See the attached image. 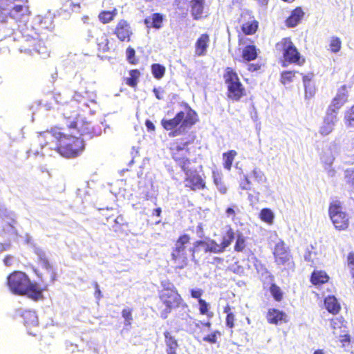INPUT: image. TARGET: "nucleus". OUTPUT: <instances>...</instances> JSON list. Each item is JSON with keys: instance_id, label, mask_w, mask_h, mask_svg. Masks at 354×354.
<instances>
[{"instance_id": "nucleus-51", "label": "nucleus", "mask_w": 354, "mask_h": 354, "mask_svg": "<svg viewBox=\"0 0 354 354\" xmlns=\"http://www.w3.org/2000/svg\"><path fill=\"white\" fill-rule=\"evenodd\" d=\"M343 323L344 320L342 319V318H334L330 319L331 326L334 330L333 333L335 335L337 333L336 331L337 328H340L343 325Z\"/></svg>"}, {"instance_id": "nucleus-57", "label": "nucleus", "mask_w": 354, "mask_h": 354, "mask_svg": "<svg viewBox=\"0 0 354 354\" xmlns=\"http://www.w3.org/2000/svg\"><path fill=\"white\" fill-rule=\"evenodd\" d=\"M261 68V64H259V63H256V64L252 63V64H248L247 69L250 72H256V71L260 70Z\"/></svg>"}, {"instance_id": "nucleus-54", "label": "nucleus", "mask_w": 354, "mask_h": 354, "mask_svg": "<svg viewBox=\"0 0 354 354\" xmlns=\"http://www.w3.org/2000/svg\"><path fill=\"white\" fill-rule=\"evenodd\" d=\"M153 92L156 96V97L159 100H164L165 97H164V93H165V91L163 88H153Z\"/></svg>"}, {"instance_id": "nucleus-3", "label": "nucleus", "mask_w": 354, "mask_h": 354, "mask_svg": "<svg viewBox=\"0 0 354 354\" xmlns=\"http://www.w3.org/2000/svg\"><path fill=\"white\" fill-rule=\"evenodd\" d=\"M6 284L15 295L27 296L28 298L38 301L44 298L43 292L46 288H41L37 282L32 281L26 273L22 271H14L7 277Z\"/></svg>"}, {"instance_id": "nucleus-9", "label": "nucleus", "mask_w": 354, "mask_h": 354, "mask_svg": "<svg viewBox=\"0 0 354 354\" xmlns=\"http://www.w3.org/2000/svg\"><path fill=\"white\" fill-rule=\"evenodd\" d=\"M223 79L227 86V97L233 102H239L246 96V90L237 73L230 67H227L223 73Z\"/></svg>"}, {"instance_id": "nucleus-2", "label": "nucleus", "mask_w": 354, "mask_h": 354, "mask_svg": "<svg viewBox=\"0 0 354 354\" xmlns=\"http://www.w3.org/2000/svg\"><path fill=\"white\" fill-rule=\"evenodd\" d=\"M162 288L158 290L156 308L159 316L166 319L171 313L178 308H188L178 289L169 281H162Z\"/></svg>"}, {"instance_id": "nucleus-5", "label": "nucleus", "mask_w": 354, "mask_h": 354, "mask_svg": "<svg viewBox=\"0 0 354 354\" xmlns=\"http://www.w3.org/2000/svg\"><path fill=\"white\" fill-rule=\"evenodd\" d=\"M198 121V118L196 111L188 108L186 111L178 112L173 118H162L160 124L165 131H169V136L174 138L192 128Z\"/></svg>"}, {"instance_id": "nucleus-46", "label": "nucleus", "mask_w": 354, "mask_h": 354, "mask_svg": "<svg viewBox=\"0 0 354 354\" xmlns=\"http://www.w3.org/2000/svg\"><path fill=\"white\" fill-rule=\"evenodd\" d=\"M346 124L350 127H354V105L345 113Z\"/></svg>"}, {"instance_id": "nucleus-22", "label": "nucleus", "mask_w": 354, "mask_h": 354, "mask_svg": "<svg viewBox=\"0 0 354 354\" xmlns=\"http://www.w3.org/2000/svg\"><path fill=\"white\" fill-rule=\"evenodd\" d=\"M165 20V16L163 14L156 12L147 17L144 19V24L148 29L154 28L160 29L163 26V22Z\"/></svg>"}, {"instance_id": "nucleus-60", "label": "nucleus", "mask_w": 354, "mask_h": 354, "mask_svg": "<svg viewBox=\"0 0 354 354\" xmlns=\"http://www.w3.org/2000/svg\"><path fill=\"white\" fill-rule=\"evenodd\" d=\"M225 213L227 216H232V219H234L236 216L235 210L232 207H227L225 210Z\"/></svg>"}, {"instance_id": "nucleus-34", "label": "nucleus", "mask_w": 354, "mask_h": 354, "mask_svg": "<svg viewBox=\"0 0 354 354\" xmlns=\"http://www.w3.org/2000/svg\"><path fill=\"white\" fill-rule=\"evenodd\" d=\"M335 118L336 117L335 115H334L331 116L330 118H329V117L327 116L324 119V124L319 129V133L322 135L326 136L333 131L335 125Z\"/></svg>"}, {"instance_id": "nucleus-24", "label": "nucleus", "mask_w": 354, "mask_h": 354, "mask_svg": "<svg viewBox=\"0 0 354 354\" xmlns=\"http://www.w3.org/2000/svg\"><path fill=\"white\" fill-rule=\"evenodd\" d=\"M313 73H310L302 75V80L304 86V96L306 99H310L316 94V87L313 82Z\"/></svg>"}, {"instance_id": "nucleus-29", "label": "nucleus", "mask_w": 354, "mask_h": 354, "mask_svg": "<svg viewBox=\"0 0 354 354\" xmlns=\"http://www.w3.org/2000/svg\"><path fill=\"white\" fill-rule=\"evenodd\" d=\"M259 50L254 45H247L243 49L242 58L246 62H251L256 59L258 57Z\"/></svg>"}, {"instance_id": "nucleus-56", "label": "nucleus", "mask_w": 354, "mask_h": 354, "mask_svg": "<svg viewBox=\"0 0 354 354\" xmlns=\"http://www.w3.org/2000/svg\"><path fill=\"white\" fill-rule=\"evenodd\" d=\"M339 340L342 344V345L344 346L350 344L351 336L348 333L339 335Z\"/></svg>"}, {"instance_id": "nucleus-62", "label": "nucleus", "mask_w": 354, "mask_h": 354, "mask_svg": "<svg viewBox=\"0 0 354 354\" xmlns=\"http://www.w3.org/2000/svg\"><path fill=\"white\" fill-rule=\"evenodd\" d=\"M304 259L306 261L313 263V259H311V252L310 251H308L304 254Z\"/></svg>"}, {"instance_id": "nucleus-49", "label": "nucleus", "mask_w": 354, "mask_h": 354, "mask_svg": "<svg viewBox=\"0 0 354 354\" xmlns=\"http://www.w3.org/2000/svg\"><path fill=\"white\" fill-rule=\"evenodd\" d=\"M346 178L350 188L349 191L354 193V169L346 172Z\"/></svg>"}, {"instance_id": "nucleus-12", "label": "nucleus", "mask_w": 354, "mask_h": 354, "mask_svg": "<svg viewBox=\"0 0 354 354\" xmlns=\"http://www.w3.org/2000/svg\"><path fill=\"white\" fill-rule=\"evenodd\" d=\"M273 255L274 262L277 265L288 267L294 266V261L290 254L289 248L286 246L283 241H280L276 243L274 248Z\"/></svg>"}, {"instance_id": "nucleus-13", "label": "nucleus", "mask_w": 354, "mask_h": 354, "mask_svg": "<svg viewBox=\"0 0 354 354\" xmlns=\"http://www.w3.org/2000/svg\"><path fill=\"white\" fill-rule=\"evenodd\" d=\"M238 22L241 25V30L244 35H254L259 29V23L250 11L243 12Z\"/></svg>"}, {"instance_id": "nucleus-39", "label": "nucleus", "mask_w": 354, "mask_h": 354, "mask_svg": "<svg viewBox=\"0 0 354 354\" xmlns=\"http://www.w3.org/2000/svg\"><path fill=\"white\" fill-rule=\"evenodd\" d=\"M259 218L264 223L272 225L274 222V215L269 208H263L259 213Z\"/></svg>"}, {"instance_id": "nucleus-59", "label": "nucleus", "mask_w": 354, "mask_h": 354, "mask_svg": "<svg viewBox=\"0 0 354 354\" xmlns=\"http://www.w3.org/2000/svg\"><path fill=\"white\" fill-rule=\"evenodd\" d=\"M145 125L148 131H154L155 126L153 123L150 120H147L145 121Z\"/></svg>"}, {"instance_id": "nucleus-42", "label": "nucleus", "mask_w": 354, "mask_h": 354, "mask_svg": "<svg viewBox=\"0 0 354 354\" xmlns=\"http://www.w3.org/2000/svg\"><path fill=\"white\" fill-rule=\"evenodd\" d=\"M342 48V40L337 36H333L330 37L329 43V50L333 53H338Z\"/></svg>"}, {"instance_id": "nucleus-4", "label": "nucleus", "mask_w": 354, "mask_h": 354, "mask_svg": "<svg viewBox=\"0 0 354 354\" xmlns=\"http://www.w3.org/2000/svg\"><path fill=\"white\" fill-rule=\"evenodd\" d=\"M31 15L28 0H0V18L3 21L11 19L17 24L26 25Z\"/></svg>"}, {"instance_id": "nucleus-53", "label": "nucleus", "mask_w": 354, "mask_h": 354, "mask_svg": "<svg viewBox=\"0 0 354 354\" xmlns=\"http://www.w3.org/2000/svg\"><path fill=\"white\" fill-rule=\"evenodd\" d=\"M347 263L351 270V272L354 271V252H351L348 254Z\"/></svg>"}, {"instance_id": "nucleus-41", "label": "nucleus", "mask_w": 354, "mask_h": 354, "mask_svg": "<svg viewBox=\"0 0 354 354\" xmlns=\"http://www.w3.org/2000/svg\"><path fill=\"white\" fill-rule=\"evenodd\" d=\"M151 71L155 79L160 80L165 74L166 68L160 64H153L151 66Z\"/></svg>"}, {"instance_id": "nucleus-16", "label": "nucleus", "mask_w": 354, "mask_h": 354, "mask_svg": "<svg viewBox=\"0 0 354 354\" xmlns=\"http://www.w3.org/2000/svg\"><path fill=\"white\" fill-rule=\"evenodd\" d=\"M113 33L120 41L129 42L133 35V30L129 22L122 19L117 23Z\"/></svg>"}, {"instance_id": "nucleus-35", "label": "nucleus", "mask_w": 354, "mask_h": 354, "mask_svg": "<svg viewBox=\"0 0 354 354\" xmlns=\"http://www.w3.org/2000/svg\"><path fill=\"white\" fill-rule=\"evenodd\" d=\"M237 152L235 150H230L223 153V167L227 170H230Z\"/></svg>"}, {"instance_id": "nucleus-18", "label": "nucleus", "mask_w": 354, "mask_h": 354, "mask_svg": "<svg viewBox=\"0 0 354 354\" xmlns=\"http://www.w3.org/2000/svg\"><path fill=\"white\" fill-rule=\"evenodd\" d=\"M210 43V37L207 33L201 34L194 44V56L203 57L207 55Z\"/></svg>"}, {"instance_id": "nucleus-8", "label": "nucleus", "mask_w": 354, "mask_h": 354, "mask_svg": "<svg viewBox=\"0 0 354 354\" xmlns=\"http://www.w3.org/2000/svg\"><path fill=\"white\" fill-rule=\"evenodd\" d=\"M275 50L282 55L283 66L290 64L302 66L305 63V58L301 56L290 37H283L276 43Z\"/></svg>"}, {"instance_id": "nucleus-36", "label": "nucleus", "mask_w": 354, "mask_h": 354, "mask_svg": "<svg viewBox=\"0 0 354 354\" xmlns=\"http://www.w3.org/2000/svg\"><path fill=\"white\" fill-rule=\"evenodd\" d=\"M269 291L273 299L277 302H280L283 299V292L281 288L275 283H272L269 288Z\"/></svg>"}, {"instance_id": "nucleus-63", "label": "nucleus", "mask_w": 354, "mask_h": 354, "mask_svg": "<svg viewBox=\"0 0 354 354\" xmlns=\"http://www.w3.org/2000/svg\"><path fill=\"white\" fill-rule=\"evenodd\" d=\"M197 231L201 232V234H203V224L200 223L197 225Z\"/></svg>"}, {"instance_id": "nucleus-10", "label": "nucleus", "mask_w": 354, "mask_h": 354, "mask_svg": "<svg viewBox=\"0 0 354 354\" xmlns=\"http://www.w3.org/2000/svg\"><path fill=\"white\" fill-rule=\"evenodd\" d=\"M328 215L335 228L338 231L346 230L349 227V216L343 211L342 203L335 201L330 203Z\"/></svg>"}, {"instance_id": "nucleus-23", "label": "nucleus", "mask_w": 354, "mask_h": 354, "mask_svg": "<svg viewBox=\"0 0 354 354\" xmlns=\"http://www.w3.org/2000/svg\"><path fill=\"white\" fill-rule=\"evenodd\" d=\"M171 260L177 269H183L189 263V257L187 251H171Z\"/></svg>"}, {"instance_id": "nucleus-61", "label": "nucleus", "mask_w": 354, "mask_h": 354, "mask_svg": "<svg viewBox=\"0 0 354 354\" xmlns=\"http://www.w3.org/2000/svg\"><path fill=\"white\" fill-rule=\"evenodd\" d=\"M114 221L115 224H118L120 225H123L125 224L124 218L122 215L117 216Z\"/></svg>"}, {"instance_id": "nucleus-58", "label": "nucleus", "mask_w": 354, "mask_h": 354, "mask_svg": "<svg viewBox=\"0 0 354 354\" xmlns=\"http://www.w3.org/2000/svg\"><path fill=\"white\" fill-rule=\"evenodd\" d=\"M3 263L6 266H10L13 263V257L11 255H7L3 259Z\"/></svg>"}, {"instance_id": "nucleus-44", "label": "nucleus", "mask_w": 354, "mask_h": 354, "mask_svg": "<svg viewBox=\"0 0 354 354\" xmlns=\"http://www.w3.org/2000/svg\"><path fill=\"white\" fill-rule=\"evenodd\" d=\"M126 57L130 64L136 65L138 63V59L136 57V51L131 46H129L126 49Z\"/></svg>"}, {"instance_id": "nucleus-32", "label": "nucleus", "mask_w": 354, "mask_h": 354, "mask_svg": "<svg viewBox=\"0 0 354 354\" xmlns=\"http://www.w3.org/2000/svg\"><path fill=\"white\" fill-rule=\"evenodd\" d=\"M213 183L217 187L219 192L222 194H225L227 191V188L223 181L222 174L221 172L217 171H212Z\"/></svg>"}, {"instance_id": "nucleus-25", "label": "nucleus", "mask_w": 354, "mask_h": 354, "mask_svg": "<svg viewBox=\"0 0 354 354\" xmlns=\"http://www.w3.org/2000/svg\"><path fill=\"white\" fill-rule=\"evenodd\" d=\"M164 341L166 346L167 354L170 352H176L179 348V344L176 337L169 330H165L163 333Z\"/></svg>"}, {"instance_id": "nucleus-20", "label": "nucleus", "mask_w": 354, "mask_h": 354, "mask_svg": "<svg viewBox=\"0 0 354 354\" xmlns=\"http://www.w3.org/2000/svg\"><path fill=\"white\" fill-rule=\"evenodd\" d=\"M190 13L194 20H200L207 15L205 12V0H191Z\"/></svg>"}, {"instance_id": "nucleus-31", "label": "nucleus", "mask_w": 354, "mask_h": 354, "mask_svg": "<svg viewBox=\"0 0 354 354\" xmlns=\"http://www.w3.org/2000/svg\"><path fill=\"white\" fill-rule=\"evenodd\" d=\"M23 322L26 326H35L38 323L36 313L32 310H26L21 313V315Z\"/></svg>"}, {"instance_id": "nucleus-37", "label": "nucleus", "mask_w": 354, "mask_h": 354, "mask_svg": "<svg viewBox=\"0 0 354 354\" xmlns=\"http://www.w3.org/2000/svg\"><path fill=\"white\" fill-rule=\"evenodd\" d=\"M297 71H284L280 74V82L282 84L286 85L292 83L296 77Z\"/></svg>"}, {"instance_id": "nucleus-38", "label": "nucleus", "mask_w": 354, "mask_h": 354, "mask_svg": "<svg viewBox=\"0 0 354 354\" xmlns=\"http://www.w3.org/2000/svg\"><path fill=\"white\" fill-rule=\"evenodd\" d=\"M246 248V239L241 232L236 234V241L234 250L236 252H242Z\"/></svg>"}, {"instance_id": "nucleus-55", "label": "nucleus", "mask_w": 354, "mask_h": 354, "mask_svg": "<svg viewBox=\"0 0 354 354\" xmlns=\"http://www.w3.org/2000/svg\"><path fill=\"white\" fill-rule=\"evenodd\" d=\"M35 253L37 256V263L42 261L43 259L46 260L48 259L46 253L41 249H36L35 250Z\"/></svg>"}, {"instance_id": "nucleus-43", "label": "nucleus", "mask_w": 354, "mask_h": 354, "mask_svg": "<svg viewBox=\"0 0 354 354\" xmlns=\"http://www.w3.org/2000/svg\"><path fill=\"white\" fill-rule=\"evenodd\" d=\"M97 45L98 50L102 53L108 52L110 49L109 41L106 35L97 39Z\"/></svg>"}, {"instance_id": "nucleus-6", "label": "nucleus", "mask_w": 354, "mask_h": 354, "mask_svg": "<svg viewBox=\"0 0 354 354\" xmlns=\"http://www.w3.org/2000/svg\"><path fill=\"white\" fill-rule=\"evenodd\" d=\"M235 238V233L232 227H229L223 234L221 243H217L214 239L196 241L189 249L192 259L196 261V254L201 251L200 248H204L205 253H222L229 247Z\"/></svg>"}, {"instance_id": "nucleus-26", "label": "nucleus", "mask_w": 354, "mask_h": 354, "mask_svg": "<svg viewBox=\"0 0 354 354\" xmlns=\"http://www.w3.org/2000/svg\"><path fill=\"white\" fill-rule=\"evenodd\" d=\"M326 309L332 315H337L341 310V306L336 297L333 295H329L325 297L324 300Z\"/></svg>"}, {"instance_id": "nucleus-11", "label": "nucleus", "mask_w": 354, "mask_h": 354, "mask_svg": "<svg viewBox=\"0 0 354 354\" xmlns=\"http://www.w3.org/2000/svg\"><path fill=\"white\" fill-rule=\"evenodd\" d=\"M185 175V187L189 190L196 192L206 188V182L203 175H201L196 169H192L190 166L181 169Z\"/></svg>"}, {"instance_id": "nucleus-40", "label": "nucleus", "mask_w": 354, "mask_h": 354, "mask_svg": "<svg viewBox=\"0 0 354 354\" xmlns=\"http://www.w3.org/2000/svg\"><path fill=\"white\" fill-rule=\"evenodd\" d=\"M223 312L226 313L225 324L226 326L230 329L234 327L235 315L232 312V308L230 305H226L223 308Z\"/></svg>"}, {"instance_id": "nucleus-14", "label": "nucleus", "mask_w": 354, "mask_h": 354, "mask_svg": "<svg viewBox=\"0 0 354 354\" xmlns=\"http://www.w3.org/2000/svg\"><path fill=\"white\" fill-rule=\"evenodd\" d=\"M348 87L344 84L337 89L336 95L332 99L327 109V115L337 113L348 101Z\"/></svg>"}, {"instance_id": "nucleus-17", "label": "nucleus", "mask_w": 354, "mask_h": 354, "mask_svg": "<svg viewBox=\"0 0 354 354\" xmlns=\"http://www.w3.org/2000/svg\"><path fill=\"white\" fill-rule=\"evenodd\" d=\"M266 318L268 323L273 325H279L288 321L287 314L275 308H270L268 310Z\"/></svg>"}, {"instance_id": "nucleus-47", "label": "nucleus", "mask_w": 354, "mask_h": 354, "mask_svg": "<svg viewBox=\"0 0 354 354\" xmlns=\"http://www.w3.org/2000/svg\"><path fill=\"white\" fill-rule=\"evenodd\" d=\"M221 333L218 330H215L207 335L205 336L203 338L204 342H208L209 344H216L217 342V337H220Z\"/></svg>"}, {"instance_id": "nucleus-52", "label": "nucleus", "mask_w": 354, "mask_h": 354, "mask_svg": "<svg viewBox=\"0 0 354 354\" xmlns=\"http://www.w3.org/2000/svg\"><path fill=\"white\" fill-rule=\"evenodd\" d=\"M203 294V290L201 288L192 289L190 290V295L192 298L197 299L198 301L201 299V296Z\"/></svg>"}, {"instance_id": "nucleus-28", "label": "nucleus", "mask_w": 354, "mask_h": 354, "mask_svg": "<svg viewBox=\"0 0 354 354\" xmlns=\"http://www.w3.org/2000/svg\"><path fill=\"white\" fill-rule=\"evenodd\" d=\"M329 277L322 270L313 271L310 276V282L315 286L322 285L328 281Z\"/></svg>"}, {"instance_id": "nucleus-33", "label": "nucleus", "mask_w": 354, "mask_h": 354, "mask_svg": "<svg viewBox=\"0 0 354 354\" xmlns=\"http://www.w3.org/2000/svg\"><path fill=\"white\" fill-rule=\"evenodd\" d=\"M118 15V10L116 8H113L112 10H102L98 15V19L103 24H106L111 22L116 15Z\"/></svg>"}, {"instance_id": "nucleus-1", "label": "nucleus", "mask_w": 354, "mask_h": 354, "mask_svg": "<svg viewBox=\"0 0 354 354\" xmlns=\"http://www.w3.org/2000/svg\"><path fill=\"white\" fill-rule=\"evenodd\" d=\"M68 127L70 133L62 132L60 143L50 149L65 158H73L84 151V142L82 136L91 133V127L88 122L79 118H75Z\"/></svg>"}, {"instance_id": "nucleus-27", "label": "nucleus", "mask_w": 354, "mask_h": 354, "mask_svg": "<svg viewBox=\"0 0 354 354\" xmlns=\"http://www.w3.org/2000/svg\"><path fill=\"white\" fill-rule=\"evenodd\" d=\"M191 236L188 234H180L174 241L171 251H187V245L190 243Z\"/></svg>"}, {"instance_id": "nucleus-48", "label": "nucleus", "mask_w": 354, "mask_h": 354, "mask_svg": "<svg viewBox=\"0 0 354 354\" xmlns=\"http://www.w3.org/2000/svg\"><path fill=\"white\" fill-rule=\"evenodd\" d=\"M122 316L125 320V324L130 326L133 321L132 309L124 308L122 310Z\"/></svg>"}, {"instance_id": "nucleus-7", "label": "nucleus", "mask_w": 354, "mask_h": 354, "mask_svg": "<svg viewBox=\"0 0 354 354\" xmlns=\"http://www.w3.org/2000/svg\"><path fill=\"white\" fill-rule=\"evenodd\" d=\"M195 138L196 136H194L187 140L184 138L176 139L170 143L169 150L171 157L181 169H185V167L191 165L189 145L194 142Z\"/></svg>"}, {"instance_id": "nucleus-50", "label": "nucleus", "mask_w": 354, "mask_h": 354, "mask_svg": "<svg viewBox=\"0 0 354 354\" xmlns=\"http://www.w3.org/2000/svg\"><path fill=\"white\" fill-rule=\"evenodd\" d=\"M252 183L248 176H244L239 182V187L242 190L251 189Z\"/></svg>"}, {"instance_id": "nucleus-45", "label": "nucleus", "mask_w": 354, "mask_h": 354, "mask_svg": "<svg viewBox=\"0 0 354 354\" xmlns=\"http://www.w3.org/2000/svg\"><path fill=\"white\" fill-rule=\"evenodd\" d=\"M199 312L201 315H205L212 317V313L209 312V304L205 299H200L198 301Z\"/></svg>"}, {"instance_id": "nucleus-19", "label": "nucleus", "mask_w": 354, "mask_h": 354, "mask_svg": "<svg viewBox=\"0 0 354 354\" xmlns=\"http://www.w3.org/2000/svg\"><path fill=\"white\" fill-rule=\"evenodd\" d=\"M37 263L41 269V272L37 274L41 280L44 281L48 279L50 282L53 283L56 280V272L48 259H43Z\"/></svg>"}, {"instance_id": "nucleus-15", "label": "nucleus", "mask_w": 354, "mask_h": 354, "mask_svg": "<svg viewBox=\"0 0 354 354\" xmlns=\"http://www.w3.org/2000/svg\"><path fill=\"white\" fill-rule=\"evenodd\" d=\"M61 138L62 132L57 129H52L50 131L39 133L38 136V142L41 148L50 146L55 142L57 146L58 143H60Z\"/></svg>"}, {"instance_id": "nucleus-30", "label": "nucleus", "mask_w": 354, "mask_h": 354, "mask_svg": "<svg viewBox=\"0 0 354 354\" xmlns=\"http://www.w3.org/2000/svg\"><path fill=\"white\" fill-rule=\"evenodd\" d=\"M129 77L124 78L125 84L136 88L138 86L141 73L138 69H131L129 71Z\"/></svg>"}, {"instance_id": "nucleus-21", "label": "nucleus", "mask_w": 354, "mask_h": 354, "mask_svg": "<svg viewBox=\"0 0 354 354\" xmlns=\"http://www.w3.org/2000/svg\"><path fill=\"white\" fill-rule=\"evenodd\" d=\"M305 12L301 7L294 8L290 15L285 20V25L288 28H294L301 23L304 17Z\"/></svg>"}, {"instance_id": "nucleus-64", "label": "nucleus", "mask_w": 354, "mask_h": 354, "mask_svg": "<svg viewBox=\"0 0 354 354\" xmlns=\"http://www.w3.org/2000/svg\"><path fill=\"white\" fill-rule=\"evenodd\" d=\"M244 37L243 36H241V35H238V43L239 45H241V44H244L245 41H244Z\"/></svg>"}]
</instances>
